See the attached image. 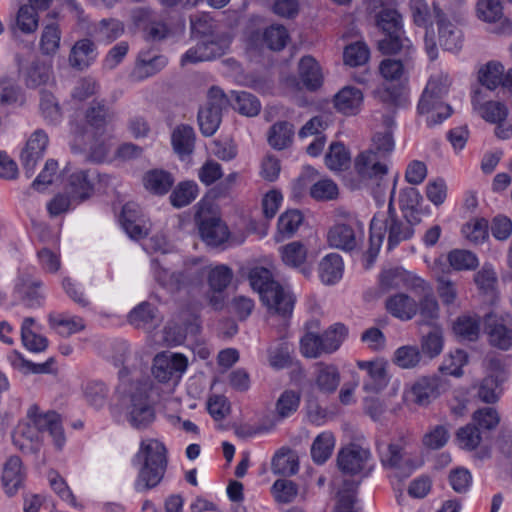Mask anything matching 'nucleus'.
<instances>
[{
    "label": "nucleus",
    "instance_id": "nucleus-49",
    "mask_svg": "<svg viewBox=\"0 0 512 512\" xmlns=\"http://www.w3.org/2000/svg\"><path fill=\"white\" fill-rule=\"evenodd\" d=\"M300 404V394L294 390H285L275 405V412L278 420L291 416L297 411Z\"/></svg>",
    "mask_w": 512,
    "mask_h": 512
},
{
    "label": "nucleus",
    "instance_id": "nucleus-1",
    "mask_svg": "<svg viewBox=\"0 0 512 512\" xmlns=\"http://www.w3.org/2000/svg\"><path fill=\"white\" fill-rule=\"evenodd\" d=\"M394 193L395 187L392 189L387 211L376 213L371 220L368 249L370 262L377 256L386 233L388 249L392 250L401 242L409 240L414 234L413 226L421 221L420 217H411L407 213L404 214V219L397 216L393 206Z\"/></svg>",
    "mask_w": 512,
    "mask_h": 512
},
{
    "label": "nucleus",
    "instance_id": "nucleus-64",
    "mask_svg": "<svg viewBox=\"0 0 512 512\" xmlns=\"http://www.w3.org/2000/svg\"><path fill=\"white\" fill-rule=\"evenodd\" d=\"M84 396L86 401L95 408L104 406L107 397L106 386L99 381H88L84 388Z\"/></svg>",
    "mask_w": 512,
    "mask_h": 512
},
{
    "label": "nucleus",
    "instance_id": "nucleus-56",
    "mask_svg": "<svg viewBox=\"0 0 512 512\" xmlns=\"http://www.w3.org/2000/svg\"><path fill=\"white\" fill-rule=\"evenodd\" d=\"M443 331L440 327H432L431 330L423 336L421 341L422 352L430 358L438 356L443 349Z\"/></svg>",
    "mask_w": 512,
    "mask_h": 512
},
{
    "label": "nucleus",
    "instance_id": "nucleus-43",
    "mask_svg": "<svg viewBox=\"0 0 512 512\" xmlns=\"http://www.w3.org/2000/svg\"><path fill=\"white\" fill-rule=\"evenodd\" d=\"M198 185L193 181L180 182L170 194V202L175 208L189 205L198 195Z\"/></svg>",
    "mask_w": 512,
    "mask_h": 512
},
{
    "label": "nucleus",
    "instance_id": "nucleus-40",
    "mask_svg": "<svg viewBox=\"0 0 512 512\" xmlns=\"http://www.w3.org/2000/svg\"><path fill=\"white\" fill-rule=\"evenodd\" d=\"M48 321L50 327L63 337H69L85 328L83 320L79 317L69 318L64 315L50 314Z\"/></svg>",
    "mask_w": 512,
    "mask_h": 512
},
{
    "label": "nucleus",
    "instance_id": "nucleus-23",
    "mask_svg": "<svg viewBox=\"0 0 512 512\" xmlns=\"http://www.w3.org/2000/svg\"><path fill=\"white\" fill-rule=\"evenodd\" d=\"M357 366L367 372L369 380L365 382L364 389L379 392L388 384L386 363L381 360L358 361Z\"/></svg>",
    "mask_w": 512,
    "mask_h": 512
},
{
    "label": "nucleus",
    "instance_id": "nucleus-45",
    "mask_svg": "<svg viewBox=\"0 0 512 512\" xmlns=\"http://www.w3.org/2000/svg\"><path fill=\"white\" fill-rule=\"evenodd\" d=\"M39 287L40 282L34 281L28 276H23L16 285V292L28 307H35L40 305Z\"/></svg>",
    "mask_w": 512,
    "mask_h": 512
},
{
    "label": "nucleus",
    "instance_id": "nucleus-57",
    "mask_svg": "<svg viewBox=\"0 0 512 512\" xmlns=\"http://www.w3.org/2000/svg\"><path fill=\"white\" fill-rule=\"evenodd\" d=\"M222 113L203 107L198 112V123L201 133L206 136H212L221 123Z\"/></svg>",
    "mask_w": 512,
    "mask_h": 512
},
{
    "label": "nucleus",
    "instance_id": "nucleus-22",
    "mask_svg": "<svg viewBox=\"0 0 512 512\" xmlns=\"http://www.w3.org/2000/svg\"><path fill=\"white\" fill-rule=\"evenodd\" d=\"M198 228L202 240L209 246L217 247L229 237L228 227L216 217L202 219Z\"/></svg>",
    "mask_w": 512,
    "mask_h": 512
},
{
    "label": "nucleus",
    "instance_id": "nucleus-4",
    "mask_svg": "<svg viewBox=\"0 0 512 512\" xmlns=\"http://www.w3.org/2000/svg\"><path fill=\"white\" fill-rule=\"evenodd\" d=\"M376 25L385 37L378 41V49L383 54H397L412 50L411 41L404 36L402 16L392 8H383L376 15Z\"/></svg>",
    "mask_w": 512,
    "mask_h": 512
},
{
    "label": "nucleus",
    "instance_id": "nucleus-32",
    "mask_svg": "<svg viewBox=\"0 0 512 512\" xmlns=\"http://www.w3.org/2000/svg\"><path fill=\"white\" fill-rule=\"evenodd\" d=\"M328 243L330 246L350 251L357 245L354 229L347 224H336L328 232Z\"/></svg>",
    "mask_w": 512,
    "mask_h": 512
},
{
    "label": "nucleus",
    "instance_id": "nucleus-19",
    "mask_svg": "<svg viewBox=\"0 0 512 512\" xmlns=\"http://www.w3.org/2000/svg\"><path fill=\"white\" fill-rule=\"evenodd\" d=\"M120 222L131 239L139 240L148 235L149 228L144 224L140 207L136 203L128 202L123 206Z\"/></svg>",
    "mask_w": 512,
    "mask_h": 512
},
{
    "label": "nucleus",
    "instance_id": "nucleus-63",
    "mask_svg": "<svg viewBox=\"0 0 512 512\" xmlns=\"http://www.w3.org/2000/svg\"><path fill=\"white\" fill-rule=\"evenodd\" d=\"M25 98L21 89L7 79H0V105L24 104Z\"/></svg>",
    "mask_w": 512,
    "mask_h": 512
},
{
    "label": "nucleus",
    "instance_id": "nucleus-16",
    "mask_svg": "<svg viewBox=\"0 0 512 512\" xmlns=\"http://www.w3.org/2000/svg\"><path fill=\"white\" fill-rule=\"evenodd\" d=\"M48 136L43 130H36L28 139L21 152L20 160L27 177L34 174L38 161L43 157L48 145Z\"/></svg>",
    "mask_w": 512,
    "mask_h": 512
},
{
    "label": "nucleus",
    "instance_id": "nucleus-62",
    "mask_svg": "<svg viewBox=\"0 0 512 512\" xmlns=\"http://www.w3.org/2000/svg\"><path fill=\"white\" fill-rule=\"evenodd\" d=\"M232 270L225 265H218L210 270L208 283L214 292H223L232 280Z\"/></svg>",
    "mask_w": 512,
    "mask_h": 512
},
{
    "label": "nucleus",
    "instance_id": "nucleus-54",
    "mask_svg": "<svg viewBox=\"0 0 512 512\" xmlns=\"http://www.w3.org/2000/svg\"><path fill=\"white\" fill-rule=\"evenodd\" d=\"M462 233L474 244H481L488 238V221L484 218L473 219L465 223Z\"/></svg>",
    "mask_w": 512,
    "mask_h": 512
},
{
    "label": "nucleus",
    "instance_id": "nucleus-18",
    "mask_svg": "<svg viewBox=\"0 0 512 512\" xmlns=\"http://www.w3.org/2000/svg\"><path fill=\"white\" fill-rule=\"evenodd\" d=\"M381 463L386 468L395 469L400 477H409L418 467V463L411 457L406 456L403 448L391 443L385 452L381 453Z\"/></svg>",
    "mask_w": 512,
    "mask_h": 512
},
{
    "label": "nucleus",
    "instance_id": "nucleus-35",
    "mask_svg": "<svg viewBox=\"0 0 512 512\" xmlns=\"http://www.w3.org/2000/svg\"><path fill=\"white\" fill-rule=\"evenodd\" d=\"M478 91H475V95ZM473 107L480 116L487 122L499 123L504 122L508 115L507 107L498 101H487L484 104H479L476 96L472 99Z\"/></svg>",
    "mask_w": 512,
    "mask_h": 512
},
{
    "label": "nucleus",
    "instance_id": "nucleus-31",
    "mask_svg": "<svg viewBox=\"0 0 512 512\" xmlns=\"http://www.w3.org/2000/svg\"><path fill=\"white\" fill-rule=\"evenodd\" d=\"M96 58L95 45L89 39H82L72 47L69 62L79 70L87 68Z\"/></svg>",
    "mask_w": 512,
    "mask_h": 512
},
{
    "label": "nucleus",
    "instance_id": "nucleus-27",
    "mask_svg": "<svg viewBox=\"0 0 512 512\" xmlns=\"http://www.w3.org/2000/svg\"><path fill=\"white\" fill-rule=\"evenodd\" d=\"M343 261L340 255L330 253L326 255L319 263L318 273L321 282L325 285H333L338 282L343 275Z\"/></svg>",
    "mask_w": 512,
    "mask_h": 512
},
{
    "label": "nucleus",
    "instance_id": "nucleus-12",
    "mask_svg": "<svg viewBox=\"0 0 512 512\" xmlns=\"http://www.w3.org/2000/svg\"><path fill=\"white\" fill-rule=\"evenodd\" d=\"M28 418L36 427L38 433L47 431L53 438L58 449L65 443V436L60 416L54 411L40 413L37 407H31L28 411Z\"/></svg>",
    "mask_w": 512,
    "mask_h": 512
},
{
    "label": "nucleus",
    "instance_id": "nucleus-14",
    "mask_svg": "<svg viewBox=\"0 0 512 512\" xmlns=\"http://www.w3.org/2000/svg\"><path fill=\"white\" fill-rule=\"evenodd\" d=\"M260 299L270 314L285 318L291 316L293 312L295 297L279 283L264 291Z\"/></svg>",
    "mask_w": 512,
    "mask_h": 512
},
{
    "label": "nucleus",
    "instance_id": "nucleus-13",
    "mask_svg": "<svg viewBox=\"0 0 512 512\" xmlns=\"http://www.w3.org/2000/svg\"><path fill=\"white\" fill-rule=\"evenodd\" d=\"M433 11L437 19L440 46L450 52L459 51L463 45L461 30L446 18L445 13L436 3L433 4Z\"/></svg>",
    "mask_w": 512,
    "mask_h": 512
},
{
    "label": "nucleus",
    "instance_id": "nucleus-26",
    "mask_svg": "<svg viewBox=\"0 0 512 512\" xmlns=\"http://www.w3.org/2000/svg\"><path fill=\"white\" fill-rule=\"evenodd\" d=\"M363 101V93L354 87H344L334 96L335 108L345 114H356Z\"/></svg>",
    "mask_w": 512,
    "mask_h": 512
},
{
    "label": "nucleus",
    "instance_id": "nucleus-34",
    "mask_svg": "<svg viewBox=\"0 0 512 512\" xmlns=\"http://www.w3.org/2000/svg\"><path fill=\"white\" fill-rule=\"evenodd\" d=\"M299 76L309 90H315L322 84L321 68L311 56H304L299 62Z\"/></svg>",
    "mask_w": 512,
    "mask_h": 512
},
{
    "label": "nucleus",
    "instance_id": "nucleus-33",
    "mask_svg": "<svg viewBox=\"0 0 512 512\" xmlns=\"http://www.w3.org/2000/svg\"><path fill=\"white\" fill-rule=\"evenodd\" d=\"M144 187L157 195L166 194L174 184L173 176L164 170L153 169L148 171L143 178Z\"/></svg>",
    "mask_w": 512,
    "mask_h": 512
},
{
    "label": "nucleus",
    "instance_id": "nucleus-8",
    "mask_svg": "<svg viewBox=\"0 0 512 512\" xmlns=\"http://www.w3.org/2000/svg\"><path fill=\"white\" fill-rule=\"evenodd\" d=\"M484 329L493 347L504 351L512 347L511 318L488 313L484 317Z\"/></svg>",
    "mask_w": 512,
    "mask_h": 512
},
{
    "label": "nucleus",
    "instance_id": "nucleus-11",
    "mask_svg": "<svg viewBox=\"0 0 512 512\" xmlns=\"http://www.w3.org/2000/svg\"><path fill=\"white\" fill-rule=\"evenodd\" d=\"M96 173L90 169H77L67 176L65 193L73 202L81 203L91 197L94 191Z\"/></svg>",
    "mask_w": 512,
    "mask_h": 512
},
{
    "label": "nucleus",
    "instance_id": "nucleus-28",
    "mask_svg": "<svg viewBox=\"0 0 512 512\" xmlns=\"http://www.w3.org/2000/svg\"><path fill=\"white\" fill-rule=\"evenodd\" d=\"M271 470L274 474L283 476L295 475L299 470L297 454L289 448L279 449L271 461Z\"/></svg>",
    "mask_w": 512,
    "mask_h": 512
},
{
    "label": "nucleus",
    "instance_id": "nucleus-6",
    "mask_svg": "<svg viewBox=\"0 0 512 512\" xmlns=\"http://www.w3.org/2000/svg\"><path fill=\"white\" fill-rule=\"evenodd\" d=\"M71 149L74 153L86 152L85 159L91 162H102L108 155V145L101 132H92L79 123H73L71 127Z\"/></svg>",
    "mask_w": 512,
    "mask_h": 512
},
{
    "label": "nucleus",
    "instance_id": "nucleus-46",
    "mask_svg": "<svg viewBox=\"0 0 512 512\" xmlns=\"http://www.w3.org/2000/svg\"><path fill=\"white\" fill-rule=\"evenodd\" d=\"M248 280L252 289L257 291L260 297L264 291L278 284V282L273 279L271 271L262 266L251 268L248 272Z\"/></svg>",
    "mask_w": 512,
    "mask_h": 512
},
{
    "label": "nucleus",
    "instance_id": "nucleus-55",
    "mask_svg": "<svg viewBox=\"0 0 512 512\" xmlns=\"http://www.w3.org/2000/svg\"><path fill=\"white\" fill-rule=\"evenodd\" d=\"M309 193L316 201H332L338 198L339 188L331 179H321L310 187Z\"/></svg>",
    "mask_w": 512,
    "mask_h": 512
},
{
    "label": "nucleus",
    "instance_id": "nucleus-36",
    "mask_svg": "<svg viewBox=\"0 0 512 512\" xmlns=\"http://www.w3.org/2000/svg\"><path fill=\"white\" fill-rule=\"evenodd\" d=\"M453 332L462 341H476L480 333V321L476 316L461 315L453 323Z\"/></svg>",
    "mask_w": 512,
    "mask_h": 512
},
{
    "label": "nucleus",
    "instance_id": "nucleus-17",
    "mask_svg": "<svg viewBox=\"0 0 512 512\" xmlns=\"http://www.w3.org/2000/svg\"><path fill=\"white\" fill-rule=\"evenodd\" d=\"M370 457L369 450L359 445H350L339 451L337 465L342 473L356 475L364 469Z\"/></svg>",
    "mask_w": 512,
    "mask_h": 512
},
{
    "label": "nucleus",
    "instance_id": "nucleus-9",
    "mask_svg": "<svg viewBox=\"0 0 512 512\" xmlns=\"http://www.w3.org/2000/svg\"><path fill=\"white\" fill-rule=\"evenodd\" d=\"M447 388L442 376H427L419 379L406 395L408 401L419 406H427Z\"/></svg>",
    "mask_w": 512,
    "mask_h": 512
},
{
    "label": "nucleus",
    "instance_id": "nucleus-60",
    "mask_svg": "<svg viewBox=\"0 0 512 512\" xmlns=\"http://www.w3.org/2000/svg\"><path fill=\"white\" fill-rule=\"evenodd\" d=\"M289 38L286 28L282 25H271L263 32V42L274 51L282 50Z\"/></svg>",
    "mask_w": 512,
    "mask_h": 512
},
{
    "label": "nucleus",
    "instance_id": "nucleus-52",
    "mask_svg": "<svg viewBox=\"0 0 512 512\" xmlns=\"http://www.w3.org/2000/svg\"><path fill=\"white\" fill-rule=\"evenodd\" d=\"M51 70L48 65L34 61L25 72V83L28 87L36 88L46 84L50 79Z\"/></svg>",
    "mask_w": 512,
    "mask_h": 512
},
{
    "label": "nucleus",
    "instance_id": "nucleus-7",
    "mask_svg": "<svg viewBox=\"0 0 512 512\" xmlns=\"http://www.w3.org/2000/svg\"><path fill=\"white\" fill-rule=\"evenodd\" d=\"M187 366L188 360L183 354L164 351L154 357L152 373L159 382L177 383Z\"/></svg>",
    "mask_w": 512,
    "mask_h": 512
},
{
    "label": "nucleus",
    "instance_id": "nucleus-29",
    "mask_svg": "<svg viewBox=\"0 0 512 512\" xmlns=\"http://www.w3.org/2000/svg\"><path fill=\"white\" fill-rule=\"evenodd\" d=\"M315 383L322 393L331 394L335 392L340 383L338 368L332 364L317 363Z\"/></svg>",
    "mask_w": 512,
    "mask_h": 512
},
{
    "label": "nucleus",
    "instance_id": "nucleus-51",
    "mask_svg": "<svg viewBox=\"0 0 512 512\" xmlns=\"http://www.w3.org/2000/svg\"><path fill=\"white\" fill-rule=\"evenodd\" d=\"M124 33V25L121 21L109 18L102 19L95 28V34L100 41L112 42Z\"/></svg>",
    "mask_w": 512,
    "mask_h": 512
},
{
    "label": "nucleus",
    "instance_id": "nucleus-42",
    "mask_svg": "<svg viewBox=\"0 0 512 512\" xmlns=\"http://www.w3.org/2000/svg\"><path fill=\"white\" fill-rule=\"evenodd\" d=\"M151 267L154 279L159 285L170 291H175L180 288L182 281L181 274L170 272L168 269L163 267L161 261L158 258L152 259Z\"/></svg>",
    "mask_w": 512,
    "mask_h": 512
},
{
    "label": "nucleus",
    "instance_id": "nucleus-24",
    "mask_svg": "<svg viewBox=\"0 0 512 512\" xmlns=\"http://www.w3.org/2000/svg\"><path fill=\"white\" fill-rule=\"evenodd\" d=\"M387 311L394 317L407 321L418 313L417 302L407 294L397 293L385 301Z\"/></svg>",
    "mask_w": 512,
    "mask_h": 512
},
{
    "label": "nucleus",
    "instance_id": "nucleus-30",
    "mask_svg": "<svg viewBox=\"0 0 512 512\" xmlns=\"http://www.w3.org/2000/svg\"><path fill=\"white\" fill-rule=\"evenodd\" d=\"M294 126L288 121H278L274 123L268 131V143L276 150L288 148L294 137Z\"/></svg>",
    "mask_w": 512,
    "mask_h": 512
},
{
    "label": "nucleus",
    "instance_id": "nucleus-15",
    "mask_svg": "<svg viewBox=\"0 0 512 512\" xmlns=\"http://www.w3.org/2000/svg\"><path fill=\"white\" fill-rule=\"evenodd\" d=\"M476 14L484 22H499V25L493 30L495 33L500 35L512 34V21L503 18V7L499 0H478Z\"/></svg>",
    "mask_w": 512,
    "mask_h": 512
},
{
    "label": "nucleus",
    "instance_id": "nucleus-53",
    "mask_svg": "<svg viewBox=\"0 0 512 512\" xmlns=\"http://www.w3.org/2000/svg\"><path fill=\"white\" fill-rule=\"evenodd\" d=\"M167 64V59L164 56L156 55L150 59L142 56L139 57L134 74L138 79H144L155 75Z\"/></svg>",
    "mask_w": 512,
    "mask_h": 512
},
{
    "label": "nucleus",
    "instance_id": "nucleus-10",
    "mask_svg": "<svg viewBox=\"0 0 512 512\" xmlns=\"http://www.w3.org/2000/svg\"><path fill=\"white\" fill-rule=\"evenodd\" d=\"M127 419L136 429L146 428L154 419V410L148 403L147 389L139 387L130 396Z\"/></svg>",
    "mask_w": 512,
    "mask_h": 512
},
{
    "label": "nucleus",
    "instance_id": "nucleus-44",
    "mask_svg": "<svg viewBox=\"0 0 512 512\" xmlns=\"http://www.w3.org/2000/svg\"><path fill=\"white\" fill-rule=\"evenodd\" d=\"M350 160L349 151L340 142L332 143L325 155V164L332 171H341L348 168Z\"/></svg>",
    "mask_w": 512,
    "mask_h": 512
},
{
    "label": "nucleus",
    "instance_id": "nucleus-20",
    "mask_svg": "<svg viewBox=\"0 0 512 512\" xmlns=\"http://www.w3.org/2000/svg\"><path fill=\"white\" fill-rule=\"evenodd\" d=\"M113 116V111L106 105L104 100H94L85 112L86 122L83 125L89 131L104 133L106 125L112 120ZM78 123L82 124V122Z\"/></svg>",
    "mask_w": 512,
    "mask_h": 512
},
{
    "label": "nucleus",
    "instance_id": "nucleus-5",
    "mask_svg": "<svg viewBox=\"0 0 512 512\" xmlns=\"http://www.w3.org/2000/svg\"><path fill=\"white\" fill-rule=\"evenodd\" d=\"M345 333L343 324H334L321 335L309 331L301 338V353L307 358L333 353L340 347Z\"/></svg>",
    "mask_w": 512,
    "mask_h": 512
},
{
    "label": "nucleus",
    "instance_id": "nucleus-39",
    "mask_svg": "<svg viewBox=\"0 0 512 512\" xmlns=\"http://www.w3.org/2000/svg\"><path fill=\"white\" fill-rule=\"evenodd\" d=\"M335 439L331 432L319 434L312 443L311 457L316 464H324L331 456Z\"/></svg>",
    "mask_w": 512,
    "mask_h": 512
},
{
    "label": "nucleus",
    "instance_id": "nucleus-38",
    "mask_svg": "<svg viewBox=\"0 0 512 512\" xmlns=\"http://www.w3.org/2000/svg\"><path fill=\"white\" fill-rule=\"evenodd\" d=\"M410 52L411 50L407 53L402 51L401 53H403V58L400 59H384L379 66L381 75L386 80H399L410 67V60L408 57Z\"/></svg>",
    "mask_w": 512,
    "mask_h": 512
},
{
    "label": "nucleus",
    "instance_id": "nucleus-61",
    "mask_svg": "<svg viewBox=\"0 0 512 512\" xmlns=\"http://www.w3.org/2000/svg\"><path fill=\"white\" fill-rule=\"evenodd\" d=\"M393 360L397 366L411 369L419 364L421 353L417 346L406 345L395 351Z\"/></svg>",
    "mask_w": 512,
    "mask_h": 512
},
{
    "label": "nucleus",
    "instance_id": "nucleus-25",
    "mask_svg": "<svg viewBox=\"0 0 512 512\" xmlns=\"http://www.w3.org/2000/svg\"><path fill=\"white\" fill-rule=\"evenodd\" d=\"M24 481V472L21 459L16 456H10L4 464L2 473V482L8 495H14L22 486Z\"/></svg>",
    "mask_w": 512,
    "mask_h": 512
},
{
    "label": "nucleus",
    "instance_id": "nucleus-41",
    "mask_svg": "<svg viewBox=\"0 0 512 512\" xmlns=\"http://www.w3.org/2000/svg\"><path fill=\"white\" fill-rule=\"evenodd\" d=\"M503 381L504 377L500 374L485 377L478 386L477 397L488 404L496 403L500 397V385Z\"/></svg>",
    "mask_w": 512,
    "mask_h": 512
},
{
    "label": "nucleus",
    "instance_id": "nucleus-59",
    "mask_svg": "<svg viewBox=\"0 0 512 512\" xmlns=\"http://www.w3.org/2000/svg\"><path fill=\"white\" fill-rule=\"evenodd\" d=\"M480 83L493 90L503 81V66L497 62H489L479 71Z\"/></svg>",
    "mask_w": 512,
    "mask_h": 512
},
{
    "label": "nucleus",
    "instance_id": "nucleus-3",
    "mask_svg": "<svg viewBox=\"0 0 512 512\" xmlns=\"http://www.w3.org/2000/svg\"><path fill=\"white\" fill-rule=\"evenodd\" d=\"M166 448L156 439L142 441L136 459L142 461L135 489L144 492L156 487L162 480L167 467Z\"/></svg>",
    "mask_w": 512,
    "mask_h": 512
},
{
    "label": "nucleus",
    "instance_id": "nucleus-48",
    "mask_svg": "<svg viewBox=\"0 0 512 512\" xmlns=\"http://www.w3.org/2000/svg\"><path fill=\"white\" fill-rule=\"evenodd\" d=\"M233 96L234 102L231 105L234 110L248 117L258 115L261 105L256 96L245 91L233 92Z\"/></svg>",
    "mask_w": 512,
    "mask_h": 512
},
{
    "label": "nucleus",
    "instance_id": "nucleus-58",
    "mask_svg": "<svg viewBox=\"0 0 512 512\" xmlns=\"http://www.w3.org/2000/svg\"><path fill=\"white\" fill-rule=\"evenodd\" d=\"M437 294L444 306H455L458 300V288L456 282L443 275L437 278Z\"/></svg>",
    "mask_w": 512,
    "mask_h": 512
},
{
    "label": "nucleus",
    "instance_id": "nucleus-2",
    "mask_svg": "<svg viewBox=\"0 0 512 512\" xmlns=\"http://www.w3.org/2000/svg\"><path fill=\"white\" fill-rule=\"evenodd\" d=\"M394 149L390 131L379 132L372 138L370 147L361 152L354 161L359 178L369 186H380L388 173L389 157Z\"/></svg>",
    "mask_w": 512,
    "mask_h": 512
},
{
    "label": "nucleus",
    "instance_id": "nucleus-21",
    "mask_svg": "<svg viewBox=\"0 0 512 512\" xmlns=\"http://www.w3.org/2000/svg\"><path fill=\"white\" fill-rule=\"evenodd\" d=\"M451 80L448 74L443 72L434 74L430 77L418 103V111H427L430 106V98L443 99L447 94Z\"/></svg>",
    "mask_w": 512,
    "mask_h": 512
},
{
    "label": "nucleus",
    "instance_id": "nucleus-37",
    "mask_svg": "<svg viewBox=\"0 0 512 512\" xmlns=\"http://www.w3.org/2000/svg\"><path fill=\"white\" fill-rule=\"evenodd\" d=\"M174 151L179 155H189L193 152L195 133L189 125L177 126L171 135Z\"/></svg>",
    "mask_w": 512,
    "mask_h": 512
},
{
    "label": "nucleus",
    "instance_id": "nucleus-50",
    "mask_svg": "<svg viewBox=\"0 0 512 512\" xmlns=\"http://www.w3.org/2000/svg\"><path fill=\"white\" fill-rule=\"evenodd\" d=\"M369 56L368 46L361 41L349 44L345 47L343 53L344 63L351 67L364 65L368 61Z\"/></svg>",
    "mask_w": 512,
    "mask_h": 512
},
{
    "label": "nucleus",
    "instance_id": "nucleus-47",
    "mask_svg": "<svg viewBox=\"0 0 512 512\" xmlns=\"http://www.w3.org/2000/svg\"><path fill=\"white\" fill-rule=\"evenodd\" d=\"M451 268L455 271L474 270L479 265V260L473 252L464 249H454L447 255Z\"/></svg>",
    "mask_w": 512,
    "mask_h": 512
}]
</instances>
